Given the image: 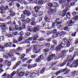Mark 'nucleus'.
<instances>
[{"instance_id": "f257e3e1", "label": "nucleus", "mask_w": 78, "mask_h": 78, "mask_svg": "<svg viewBox=\"0 0 78 78\" xmlns=\"http://www.w3.org/2000/svg\"><path fill=\"white\" fill-rule=\"evenodd\" d=\"M74 58V57H72L71 55H69L68 56L67 58L66 59V61H64L60 65V67H62L66 64V62H72Z\"/></svg>"}, {"instance_id": "f03ea898", "label": "nucleus", "mask_w": 78, "mask_h": 78, "mask_svg": "<svg viewBox=\"0 0 78 78\" xmlns=\"http://www.w3.org/2000/svg\"><path fill=\"white\" fill-rule=\"evenodd\" d=\"M53 5L54 7H55V8H57V7H58V4L56 2L53 3V4L51 3H47L46 5V6L47 7V8H51V7Z\"/></svg>"}, {"instance_id": "7ed1b4c3", "label": "nucleus", "mask_w": 78, "mask_h": 78, "mask_svg": "<svg viewBox=\"0 0 78 78\" xmlns=\"http://www.w3.org/2000/svg\"><path fill=\"white\" fill-rule=\"evenodd\" d=\"M64 46H65V44H64L63 42H61L60 44L56 47V51H59Z\"/></svg>"}, {"instance_id": "20e7f679", "label": "nucleus", "mask_w": 78, "mask_h": 78, "mask_svg": "<svg viewBox=\"0 0 78 78\" xmlns=\"http://www.w3.org/2000/svg\"><path fill=\"white\" fill-rule=\"evenodd\" d=\"M39 72L38 71H36V73L34 72L31 73L30 74V78H33L36 76L35 75H36V74H37V76H39Z\"/></svg>"}, {"instance_id": "39448f33", "label": "nucleus", "mask_w": 78, "mask_h": 78, "mask_svg": "<svg viewBox=\"0 0 78 78\" xmlns=\"http://www.w3.org/2000/svg\"><path fill=\"white\" fill-rule=\"evenodd\" d=\"M56 55L55 54H52L51 55H50L47 58V60L48 62L50 61L52 59H55Z\"/></svg>"}, {"instance_id": "423d86ee", "label": "nucleus", "mask_w": 78, "mask_h": 78, "mask_svg": "<svg viewBox=\"0 0 78 78\" xmlns=\"http://www.w3.org/2000/svg\"><path fill=\"white\" fill-rule=\"evenodd\" d=\"M41 50L40 49H38L37 50V46L36 45L34 46V48H33V52L34 53H38L41 52Z\"/></svg>"}, {"instance_id": "0eeeda50", "label": "nucleus", "mask_w": 78, "mask_h": 78, "mask_svg": "<svg viewBox=\"0 0 78 78\" xmlns=\"http://www.w3.org/2000/svg\"><path fill=\"white\" fill-rule=\"evenodd\" d=\"M22 50V48L21 47H19L17 48L16 49H13L11 51V52L12 53H17L19 52V51H21Z\"/></svg>"}, {"instance_id": "6e6552de", "label": "nucleus", "mask_w": 78, "mask_h": 78, "mask_svg": "<svg viewBox=\"0 0 78 78\" xmlns=\"http://www.w3.org/2000/svg\"><path fill=\"white\" fill-rule=\"evenodd\" d=\"M16 30H18V31H21L23 29H24L25 28V25L23 24L22 27H18V26H16L15 27Z\"/></svg>"}, {"instance_id": "1a4fd4ad", "label": "nucleus", "mask_w": 78, "mask_h": 78, "mask_svg": "<svg viewBox=\"0 0 78 78\" xmlns=\"http://www.w3.org/2000/svg\"><path fill=\"white\" fill-rule=\"evenodd\" d=\"M74 23H75L74 21H73L72 20H71L67 22L66 25L68 27H71V26H72V25L74 24Z\"/></svg>"}, {"instance_id": "9d476101", "label": "nucleus", "mask_w": 78, "mask_h": 78, "mask_svg": "<svg viewBox=\"0 0 78 78\" xmlns=\"http://www.w3.org/2000/svg\"><path fill=\"white\" fill-rule=\"evenodd\" d=\"M67 9H65L62 12H60L59 16H62V17L65 16L67 13Z\"/></svg>"}, {"instance_id": "9b49d317", "label": "nucleus", "mask_w": 78, "mask_h": 78, "mask_svg": "<svg viewBox=\"0 0 78 78\" xmlns=\"http://www.w3.org/2000/svg\"><path fill=\"white\" fill-rule=\"evenodd\" d=\"M5 8L3 7V6H1V7L0 8V9L1 10H2V12L1 13V14H2V15L3 16V17H6V15H5V12H3V11H5Z\"/></svg>"}, {"instance_id": "f8f14e48", "label": "nucleus", "mask_w": 78, "mask_h": 78, "mask_svg": "<svg viewBox=\"0 0 78 78\" xmlns=\"http://www.w3.org/2000/svg\"><path fill=\"white\" fill-rule=\"evenodd\" d=\"M9 12H10V15L12 17H13V16H14L15 15H16V13L14 12H12V9H10L9 10Z\"/></svg>"}, {"instance_id": "ddd939ff", "label": "nucleus", "mask_w": 78, "mask_h": 78, "mask_svg": "<svg viewBox=\"0 0 78 78\" xmlns=\"http://www.w3.org/2000/svg\"><path fill=\"white\" fill-rule=\"evenodd\" d=\"M44 1L43 0H36V3L37 4H38V5H42L44 3Z\"/></svg>"}, {"instance_id": "4468645a", "label": "nucleus", "mask_w": 78, "mask_h": 78, "mask_svg": "<svg viewBox=\"0 0 78 78\" xmlns=\"http://www.w3.org/2000/svg\"><path fill=\"white\" fill-rule=\"evenodd\" d=\"M21 63V62L20 61L18 62L16 65V66L13 67V69H16V67H18V66H19V65H20Z\"/></svg>"}, {"instance_id": "2eb2a0df", "label": "nucleus", "mask_w": 78, "mask_h": 78, "mask_svg": "<svg viewBox=\"0 0 78 78\" xmlns=\"http://www.w3.org/2000/svg\"><path fill=\"white\" fill-rule=\"evenodd\" d=\"M73 64L75 66L77 67L78 66V59L76 60L75 62H73Z\"/></svg>"}, {"instance_id": "dca6fc26", "label": "nucleus", "mask_w": 78, "mask_h": 78, "mask_svg": "<svg viewBox=\"0 0 78 78\" xmlns=\"http://www.w3.org/2000/svg\"><path fill=\"white\" fill-rule=\"evenodd\" d=\"M52 36L53 38H56L57 36H60V34L59 33H57L56 34H55L53 35H52Z\"/></svg>"}, {"instance_id": "f3484780", "label": "nucleus", "mask_w": 78, "mask_h": 78, "mask_svg": "<svg viewBox=\"0 0 78 78\" xmlns=\"http://www.w3.org/2000/svg\"><path fill=\"white\" fill-rule=\"evenodd\" d=\"M39 30V28L38 27H34V28L33 31V32H35L38 31Z\"/></svg>"}, {"instance_id": "a211bd4d", "label": "nucleus", "mask_w": 78, "mask_h": 78, "mask_svg": "<svg viewBox=\"0 0 78 78\" xmlns=\"http://www.w3.org/2000/svg\"><path fill=\"white\" fill-rule=\"evenodd\" d=\"M24 75H25V73L24 72H21L19 73V76L21 77V76H24Z\"/></svg>"}, {"instance_id": "6ab92c4d", "label": "nucleus", "mask_w": 78, "mask_h": 78, "mask_svg": "<svg viewBox=\"0 0 78 78\" xmlns=\"http://www.w3.org/2000/svg\"><path fill=\"white\" fill-rule=\"evenodd\" d=\"M18 2H20V3H22V2H23V3H24L25 5H27V3H26V1L25 0H17Z\"/></svg>"}, {"instance_id": "aec40b11", "label": "nucleus", "mask_w": 78, "mask_h": 78, "mask_svg": "<svg viewBox=\"0 0 78 78\" xmlns=\"http://www.w3.org/2000/svg\"><path fill=\"white\" fill-rule=\"evenodd\" d=\"M67 51L65 50H63L62 51L61 53L62 54H63V55L64 56H66V53Z\"/></svg>"}, {"instance_id": "412c9836", "label": "nucleus", "mask_w": 78, "mask_h": 78, "mask_svg": "<svg viewBox=\"0 0 78 78\" xmlns=\"http://www.w3.org/2000/svg\"><path fill=\"white\" fill-rule=\"evenodd\" d=\"M39 37V36L38 35H35V36H34V39L33 40V41L32 42V44L34 43V42H33V41H36V40Z\"/></svg>"}, {"instance_id": "4be33fe9", "label": "nucleus", "mask_w": 78, "mask_h": 78, "mask_svg": "<svg viewBox=\"0 0 78 78\" xmlns=\"http://www.w3.org/2000/svg\"><path fill=\"white\" fill-rule=\"evenodd\" d=\"M45 68L44 67L43 68L41 71L40 72V73L41 74H42L44 73V71H45Z\"/></svg>"}, {"instance_id": "5701e85b", "label": "nucleus", "mask_w": 78, "mask_h": 78, "mask_svg": "<svg viewBox=\"0 0 78 78\" xmlns=\"http://www.w3.org/2000/svg\"><path fill=\"white\" fill-rule=\"evenodd\" d=\"M23 39V36H21L19 37V39L18 41H21L22 39Z\"/></svg>"}, {"instance_id": "b1692460", "label": "nucleus", "mask_w": 78, "mask_h": 78, "mask_svg": "<svg viewBox=\"0 0 78 78\" xmlns=\"http://www.w3.org/2000/svg\"><path fill=\"white\" fill-rule=\"evenodd\" d=\"M41 61V59L39 57L36 59L35 62H39Z\"/></svg>"}, {"instance_id": "393cba45", "label": "nucleus", "mask_w": 78, "mask_h": 78, "mask_svg": "<svg viewBox=\"0 0 78 78\" xmlns=\"http://www.w3.org/2000/svg\"><path fill=\"white\" fill-rule=\"evenodd\" d=\"M58 57L59 58H64L65 56L63 55L62 53H60V54L59 55Z\"/></svg>"}, {"instance_id": "a878e982", "label": "nucleus", "mask_w": 78, "mask_h": 78, "mask_svg": "<svg viewBox=\"0 0 78 78\" xmlns=\"http://www.w3.org/2000/svg\"><path fill=\"white\" fill-rule=\"evenodd\" d=\"M28 30L30 32H31L33 31V27L31 26L29 27Z\"/></svg>"}, {"instance_id": "bb28decb", "label": "nucleus", "mask_w": 78, "mask_h": 78, "mask_svg": "<svg viewBox=\"0 0 78 78\" xmlns=\"http://www.w3.org/2000/svg\"><path fill=\"white\" fill-rule=\"evenodd\" d=\"M5 25H2L1 26V28L4 30V32L5 31Z\"/></svg>"}, {"instance_id": "cd10ccee", "label": "nucleus", "mask_w": 78, "mask_h": 78, "mask_svg": "<svg viewBox=\"0 0 78 78\" xmlns=\"http://www.w3.org/2000/svg\"><path fill=\"white\" fill-rule=\"evenodd\" d=\"M66 33V32L62 31L61 32L60 34V36H62V35H65Z\"/></svg>"}, {"instance_id": "c85d7f7f", "label": "nucleus", "mask_w": 78, "mask_h": 78, "mask_svg": "<svg viewBox=\"0 0 78 78\" xmlns=\"http://www.w3.org/2000/svg\"><path fill=\"white\" fill-rule=\"evenodd\" d=\"M66 0H60L59 1V3L62 4V3H65L66 2Z\"/></svg>"}, {"instance_id": "c756f323", "label": "nucleus", "mask_w": 78, "mask_h": 78, "mask_svg": "<svg viewBox=\"0 0 78 78\" xmlns=\"http://www.w3.org/2000/svg\"><path fill=\"white\" fill-rule=\"evenodd\" d=\"M66 17L67 18H70V13L68 12L66 15Z\"/></svg>"}, {"instance_id": "7c9ffc66", "label": "nucleus", "mask_w": 78, "mask_h": 78, "mask_svg": "<svg viewBox=\"0 0 78 78\" xmlns=\"http://www.w3.org/2000/svg\"><path fill=\"white\" fill-rule=\"evenodd\" d=\"M57 32V30L54 29L51 31V33H52V34H55V33H56Z\"/></svg>"}, {"instance_id": "2f4dec72", "label": "nucleus", "mask_w": 78, "mask_h": 78, "mask_svg": "<svg viewBox=\"0 0 78 78\" xmlns=\"http://www.w3.org/2000/svg\"><path fill=\"white\" fill-rule=\"evenodd\" d=\"M26 21L28 23H30L31 22V20L30 18H28L26 19Z\"/></svg>"}, {"instance_id": "473e14b6", "label": "nucleus", "mask_w": 78, "mask_h": 78, "mask_svg": "<svg viewBox=\"0 0 78 78\" xmlns=\"http://www.w3.org/2000/svg\"><path fill=\"white\" fill-rule=\"evenodd\" d=\"M73 50H74V48L73 47H72L69 49V51L70 52H72Z\"/></svg>"}, {"instance_id": "72a5a7b5", "label": "nucleus", "mask_w": 78, "mask_h": 78, "mask_svg": "<svg viewBox=\"0 0 78 78\" xmlns=\"http://www.w3.org/2000/svg\"><path fill=\"white\" fill-rule=\"evenodd\" d=\"M62 72V71L61 70H60L58 72H57L55 73V75H58V74H59V73H61Z\"/></svg>"}, {"instance_id": "f704fd0d", "label": "nucleus", "mask_w": 78, "mask_h": 78, "mask_svg": "<svg viewBox=\"0 0 78 78\" xmlns=\"http://www.w3.org/2000/svg\"><path fill=\"white\" fill-rule=\"evenodd\" d=\"M31 48H30L29 49H26V53H28L29 52L31 51Z\"/></svg>"}, {"instance_id": "c9c22d12", "label": "nucleus", "mask_w": 78, "mask_h": 78, "mask_svg": "<svg viewBox=\"0 0 78 78\" xmlns=\"http://www.w3.org/2000/svg\"><path fill=\"white\" fill-rule=\"evenodd\" d=\"M5 36H7V37H11L12 36V35L10 34H6Z\"/></svg>"}, {"instance_id": "e433bc0d", "label": "nucleus", "mask_w": 78, "mask_h": 78, "mask_svg": "<svg viewBox=\"0 0 78 78\" xmlns=\"http://www.w3.org/2000/svg\"><path fill=\"white\" fill-rule=\"evenodd\" d=\"M30 25L35 26L36 25V23L34 21L30 23Z\"/></svg>"}, {"instance_id": "4c0bfd02", "label": "nucleus", "mask_w": 78, "mask_h": 78, "mask_svg": "<svg viewBox=\"0 0 78 78\" xmlns=\"http://www.w3.org/2000/svg\"><path fill=\"white\" fill-rule=\"evenodd\" d=\"M71 43H70V41H68V43L66 45V46L68 47H69Z\"/></svg>"}, {"instance_id": "58836bf2", "label": "nucleus", "mask_w": 78, "mask_h": 78, "mask_svg": "<svg viewBox=\"0 0 78 78\" xmlns=\"http://www.w3.org/2000/svg\"><path fill=\"white\" fill-rule=\"evenodd\" d=\"M38 41H44V39L43 38H40L38 39Z\"/></svg>"}, {"instance_id": "ea45409f", "label": "nucleus", "mask_w": 78, "mask_h": 78, "mask_svg": "<svg viewBox=\"0 0 78 78\" xmlns=\"http://www.w3.org/2000/svg\"><path fill=\"white\" fill-rule=\"evenodd\" d=\"M27 60H28V58H24L23 60V62L27 61Z\"/></svg>"}, {"instance_id": "a19ab883", "label": "nucleus", "mask_w": 78, "mask_h": 78, "mask_svg": "<svg viewBox=\"0 0 78 78\" xmlns=\"http://www.w3.org/2000/svg\"><path fill=\"white\" fill-rule=\"evenodd\" d=\"M46 46L47 47H48V48L50 47V44L49 43H47L46 44Z\"/></svg>"}, {"instance_id": "79ce46f5", "label": "nucleus", "mask_w": 78, "mask_h": 78, "mask_svg": "<svg viewBox=\"0 0 78 78\" xmlns=\"http://www.w3.org/2000/svg\"><path fill=\"white\" fill-rule=\"evenodd\" d=\"M11 61H9L7 64V66H11Z\"/></svg>"}, {"instance_id": "37998d69", "label": "nucleus", "mask_w": 78, "mask_h": 78, "mask_svg": "<svg viewBox=\"0 0 78 78\" xmlns=\"http://www.w3.org/2000/svg\"><path fill=\"white\" fill-rule=\"evenodd\" d=\"M40 8H41L40 6H35L34 7V9H38V10H39V9H40Z\"/></svg>"}, {"instance_id": "c03bdc74", "label": "nucleus", "mask_w": 78, "mask_h": 78, "mask_svg": "<svg viewBox=\"0 0 78 78\" xmlns=\"http://www.w3.org/2000/svg\"><path fill=\"white\" fill-rule=\"evenodd\" d=\"M76 34V32H74V33L72 34V36H73V37H75Z\"/></svg>"}, {"instance_id": "a18cd8bd", "label": "nucleus", "mask_w": 78, "mask_h": 78, "mask_svg": "<svg viewBox=\"0 0 78 78\" xmlns=\"http://www.w3.org/2000/svg\"><path fill=\"white\" fill-rule=\"evenodd\" d=\"M69 71H70L69 69H68L66 72L64 73V75H66L67 74H68L69 73Z\"/></svg>"}, {"instance_id": "49530a36", "label": "nucleus", "mask_w": 78, "mask_h": 78, "mask_svg": "<svg viewBox=\"0 0 78 78\" xmlns=\"http://www.w3.org/2000/svg\"><path fill=\"white\" fill-rule=\"evenodd\" d=\"M63 41L65 44H66L67 43V40L66 39H63Z\"/></svg>"}, {"instance_id": "de8ad7c7", "label": "nucleus", "mask_w": 78, "mask_h": 78, "mask_svg": "<svg viewBox=\"0 0 78 78\" xmlns=\"http://www.w3.org/2000/svg\"><path fill=\"white\" fill-rule=\"evenodd\" d=\"M7 76L8 77H9V75L8 74H7L6 75V73H5L2 76V77H4V76Z\"/></svg>"}, {"instance_id": "09e8293b", "label": "nucleus", "mask_w": 78, "mask_h": 78, "mask_svg": "<svg viewBox=\"0 0 78 78\" xmlns=\"http://www.w3.org/2000/svg\"><path fill=\"white\" fill-rule=\"evenodd\" d=\"M78 71H74L72 73V74H77L78 73Z\"/></svg>"}, {"instance_id": "8fccbe9b", "label": "nucleus", "mask_w": 78, "mask_h": 78, "mask_svg": "<svg viewBox=\"0 0 78 78\" xmlns=\"http://www.w3.org/2000/svg\"><path fill=\"white\" fill-rule=\"evenodd\" d=\"M40 59H41V60H42V59H44V56H43V55H41L40 56L38 57Z\"/></svg>"}, {"instance_id": "3c124183", "label": "nucleus", "mask_w": 78, "mask_h": 78, "mask_svg": "<svg viewBox=\"0 0 78 78\" xmlns=\"http://www.w3.org/2000/svg\"><path fill=\"white\" fill-rule=\"evenodd\" d=\"M25 54H22L21 56V58H20L21 59H23L24 57H25Z\"/></svg>"}, {"instance_id": "603ef678", "label": "nucleus", "mask_w": 78, "mask_h": 78, "mask_svg": "<svg viewBox=\"0 0 78 78\" xmlns=\"http://www.w3.org/2000/svg\"><path fill=\"white\" fill-rule=\"evenodd\" d=\"M13 35H14L15 36H16V35H17L18 34V33L17 32H15L12 33Z\"/></svg>"}, {"instance_id": "864d4df0", "label": "nucleus", "mask_w": 78, "mask_h": 78, "mask_svg": "<svg viewBox=\"0 0 78 78\" xmlns=\"http://www.w3.org/2000/svg\"><path fill=\"white\" fill-rule=\"evenodd\" d=\"M44 19L45 20V21L46 22H48V21L49 20L48 19V18L47 17H44Z\"/></svg>"}, {"instance_id": "5fc2aeb1", "label": "nucleus", "mask_w": 78, "mask_h": 78, "mask_svg": "<svg viewBox=\"0 0 78 78\" xmlns=\"http://www.w3.org/2000/svg\"><path fill=\"white\" fill-rule=\"evenodd\" d=\"M14 54H13V53L10 52L9 54V56H12Z\"/></svg>"}, {"instance_id": "6e6d98bb", "label": "nucleus", "mask_w": 78, "mask_h": 78, "mask_svg": "<svg viewBox=\"0 0 78 78\" xmlns=\"http://www.w3.org/2000/svg\"><path fill=\"white\" fill-rule=\"evenodd\" d=\"M13 41L14 42L13 43V44H14L15 43H17V41L16 40V39H13Z\"/></svg>"}, {"instance_id": "4d7b16f0", "label": "nucleus", "mask_w": 78, "mask_h": 78, "mask_svg": "<svg viewBox=\"0 0 78 78\" xmlns=\"http://www.w3.org/2000/svg\"><path fill=\"white\" fill-rule=\"evenodd\" d=\"M60 20V19L59 18H57L55 20L56 23H57V22H59Z\"/></svg>"}, {"instance_id": "13d9d810", "label": "nucleus", "mask_w": 78, "mask_h": 78, "mask_svg": "<svg viewBox=\"0 0 78 78\" xmlns=\"http://www.w3.org/2000/svg\"><path fill=\"white\" fill-rule=\"evenodd\" d=\"M21 17H22V18H23V19H24L25 17V14H22L21 15Z\"/></svg>"}, {"instance_id": "bf43d9fd", "label": "nucleus", "mask_w": 78, "mask_h": 78, "mask_svg": "<svg viewBox=\"0 0 78 78\" xmlns=\"http://www.w3.org/2000/svg\"><path fill=\"white\" fill-rule=\"evenodd\" d=\"M78 18V16H76L73 18V19L74 20H76Z\"/></svg>"}, {"instance_id": "052dcab7", "label": "nucleus", "mask_w": 78, "mask_h": 78, "mask_svg": "<svg viewBox=\"0 0 78 78\" xmlns=\"http://www.w3.org/2000/svg\"><path fill=\"white\" fill-rule=\"evenodd\" d=\"M49 50V49L47 48V49H44V51L45 53H47L48 52V51Z\"/></svg>"}, {"instance_id": "680f3d73", "label": "nucleus", "mask_w": 78, "mask_h": 78, "mask_svg": "<svg viewBox=\"0 0 78 78\" xmlns=\"http://www.w3.org/2000/svg\"><path fill=\"white\" fill-rule=\"evenodd\" d=\"M55 23H52V25L51 26L52 28H53L55 27Z\"/></svg>"}, {"instance_id": "e2e57ef3", "label": "nucleus", "mask_w": 78, "mask_h": 78, "mask_svg": "<svg viewBox=\"0 0 78 78\" xmlns=\"http://www.w3.org/2000/svg\"><path fill=\"white\" fill-rule=\"evenodd\" d=\"M67 68H65L64 69L61 70L62 71V72H65V71H66V70H67Z\"/></svg>"}, {"instance_id": "0e129e2a", "label": "nucleus", "mask_w": 78, "mask_h": 78, "mask_svg": "<svg viewBox=\"0 0 78 78\" xmlns=\"http://www.w3.org/2000/svg\"><path fill=\"white\" fill-rule=\"evenodd\" d=\"M33 16L34 17H37L38 16V15L37 13H34L33 15Z\"/></svg>"}, {"instance_id": "69168bd1", "label": "nucleus", "mask_w": 78, "mask_h": 78, "mask_svg": "<svg viewBox=\"0 0 78 78\" xmlns=\"http://www.w3.org/2000/svg\"><path fill=\"white\" fill-rule=\"evenodd\" d=\"M33 39V37H31L29 38L28 40H29V41H32V39Z\"/></svg>"}, {"instance_id": "338daca9", "label": "nucleus", "mask_w": 78, "mask_h": 78, "mask_svg": "<svg viewBox=\"0 0 78 78\" xmlns=\"http://www.w3.org/2000/svg\"><path fill=\"white\" fill-rule=\"evenodd\" d=\"M3 57L4 58H5V59H8V56L6 55H4L3 56Z\"/></svg>"}, {"instance_id": "774afa93", "label": "nucleus", "mask_w": 78, "mask_h": 78, "mask_svg": "<svg viewBox=\"0 0 78 78\" xmlns=\"http://www.w3.org/2000/svg\"><path fill=\"white\" fill-rule=\"evenodd\" d=\"M29 74V72L28 71L26 72L25 75V76H27Z\"/></svg>"}]
</instances>
